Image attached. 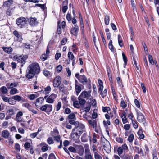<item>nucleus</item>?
Here are the masks:
<instances>
[{"label":"nucleus","mask_w":159,"mask_h":159,"mask_svg":"<svg viewBox=\"0 0 159 159\" xmlns=\"http://www.w3.org/2000/svg\"><path fill=\"white\" fill-rule=\"evenodd\" d=\"M28 70L25 76L28 79L33 78L35 74H38L40 72V68L39 64L37 63H33L30 64L27 68Z\"/></svg>","instance_id":"obj_1"},{"label":"nucleus","mask_w":159,"mask_h":159,"mask_svg":"<svg viewBox=\"0 0 159 159\" xmlns=\"http://www.w3.org/2000/svg\"><path fill=\"white\" fill-rule=\"evenodd\" d=\"M84 129L85 126L83 124H78V126L72 129L71 134V137L74 140L79 139L81 134L84 132Z\"/></svg>","instance_id":"obj_2"},{"label":"nucleus","mask_w":159,"mask_h":159,"mask_svg":"<svg viewBox=\"0 0 159 159\" xmlns=\"http://www.w3.org/2000/svg\"><path fill=\"white\" fill-rule=\"evenodd\" d=\"M13 58L14 60L20 64V67L22 68L26 63V60L28 58V56L17 54L14 56Z\"/></svg>","instance_id":"obj_3"},{"label":"nucleus","mask_w":159,"mask_h":159,"mask_svg":"<svg viewBox=\"0 0 159 159\" xmlns=\"http://www.w3.org/2000/svg\"><path fill=\"white\" fill-rule=\"evenodd\" d=\"M98 81L99 84V86H98V92L101 95L102 97L104 98L107 94V89H105L103 92V82L99 79H98Z\"/></svg>","instance_id":"obj_4"},{"label":"nucleus","mask_w":159,"mask_h":159,"mask_svg":"<svg viewBox=\"0 0 159 159\" xmlns=\"http://www.w3.org/2000/svg\"><path fill=\"white\" fill-rule=\"evenodd\" d=\"M27 20L26 18L23 17H20L16 20V23L17 26L20 28L24 27L25 25L27 23Z\"/></svg>","instance_id":"obj_5"},{"label":"nucleus","mask_w":159,"mask_h":159,"mask_svg":"<svg viewBox=\"0 0 159 159\" xmlns=\"http://www.w3.org/2000/svg\"><path fill=\"white\" fill-rule=\"evenodd\" d=\"M52 105L46 104L43 105L39 109L49 114L52 111Z\"/></svg>","instance_id":"obj_6"},{"label":"nucleus","mask_w":159,"mask_h":159,"mask_svg":"<svg viewBox=\"0 0 159 159\" xmlns=\"http://www.w3.org/2000/svg\"><path fill=\"white\" fill-rule=\"evenodd\" d=\"M75 77L77 78L79 81L83 84H86L88 81L87 77L84 75H80L79 73L75 74Z\"/></svg>","instance_id":"obj_7"},{"label":"nucleus","mask_w":159,"mask_h":159,"mask_svg":"<svg viewBox=\"0 0 159 159\" xmlns=\"http://www.w3.org/2000/svg\"><path fill=\"white\" fill-rule=\"evenodd\" d=\"M84 133L82 134L81 138V141L82 142H86L88 141V139L90 141H91V136L90 134L89 135L87 134V132L84 131Z\"/></svg>","instance_id":"obj_8"},{"label":"nucleus","mask_w":159,"mask_h":159,"mask_svg":"<svg viewBox=\"0 0 159 159\" xmlns=\"http://www.w3.org/2000/svg\"><path fill=\"white\" fill-rule=\"evenodd\" d=\"M16 108L14 107H10L7 109L6 111V115H9L12 116L16 114Z\"/></svg>","instance_id":"obj_9"},{"label":"nucleus","mask_w":159,"mask_h":159,"mask_svg":"<svg viewBox=\"0 0 159 159\" xmlns=\"http://www.w3.org/2000/svg\"><path fill=\"white\" fill-rule=\"evenodd\" d=\"M61 82V78L60 76H56L53 80V86L54 87H58Z\"/></svg>","instance_id":"obj_10"},{"label":"nucleus","mask_w":159,"mask_h":159,"mask_svg":"<svg viewBox=\"0 0 159 159\" xmlns=\"http://www.w3.org/2000/svg\"><path fill=\"white\" fill-rule=\"evenodd\" d=\"M136 112H137L138 121L139 122H144L146 120L144 116L138 110H136Z\"/></svg>","instance_id":"obj_11"},{"label":"nucleus","mask_w":159,"mask_h":159,"mask_svg":"<svg viewBox=\"0 0 159 159\" xmlns=\"http://www.w3.org/2000/svg\"><path fill=\"white\" fill-rule=\"evenodd\" d=\"M44 101V98L43 97H40L37 99L35 102V106L37 109H39L42 106Z\"/></svg>","instance_id":"obj_12"},{"label":"nucleus","mask_w":159,"mask_h":159,"mask_svg":"<svg viewBox=\"0 0 159 159\" xmlns=\"http://www.w3.org/2000/svg\"><path fill=\"white\" fill-rule=\"evenodd\" d=\"M79 30V28L77 25H74L70 29V33L75 36H77Z\"/></svg>","instance_id":"obj_13"},{"label":"nucleus","mask_w":159,"mask_h":159,"mask_svg":"<svg viewBox=\"0 0 159 159\" xmlns=\"http://www.w3.org/2000/svg\"><path fill=\"white\" fill-rule=\"evenodd\" d=\"M75 87L76 94L78 95L81 90V86H82L76 80L75 81Z\"/></svg>","instance_id":"obj_14"},{"label":"nucleus","mask_w":159,"mask_h":159,"mask_svg":"<svg viewBox=\"0 0 159 159\" xmlns=\"http://www.w3.org/2000/svg\"><path fill=\"white\" fill-rule=\"evenodd\" d=\"M57 94L52 93L48 96L46 99V102L49 103H52L54 101V99L57 97Z\"/></svg>","instance_id":"obj_15"},{"label":"nucleus","mask_w":159,"mask_h":159,"mask_svg":"<svg viewBox=\"0 0 159 159\" xmlns=\"http://www.w3.org/2000/svg\"><path fill=\"white\" fill-rule=\"evenodd\" d=\"M13 2L12 0H8L4 2L3 6L5 8H12Z\"/></svg>","instance_id":"obj_16"},{"label":"nucleus","mask_w":159,"mask_h":159,"mask_svg":"<svg viewBox=\"0 0 159 159\" xmlns=\"http://www.w3.org/2000/svg\"><path fill=\"white\" fill-rule=\"evenodd\" d=\"M117 145H115L114 146V151H117L118 155L120 156L123 152L122 146L117 148Z\"/></svg>","instance_id":"obj_17"},{"label":"nucleus","mask_w":159,"mask_h":159,"mask_svg":"<svg viewBox=\"0 0 159 159\" xmlns=\"http://www.w3.org/2000/svg\"><path fill=\"white\" fill-rule=\"evenodd\" d=\"M120 117L122 118V121L123 124L129 123L128 119L126 117V114L125 112H123L120 116Z\"/></svg>","instance_id":"obj_18"},{"label":"nucleus","mask_w":159,"mask_h":159,"mask_svg":"<svg viewBox=\"0 0 159 159\" xmlns=\"http://www.w3.org/2000/svg\"><path fill=\"white\" fill-rule=\"evenodd\" d=\"M8 92V89L7 87L3 86L0 88V96L6 94Z\"/></svg>","instance_id":"obj_19"},{"label":"nucleus","mask_w":159,"mask_h":159,"mask_svg":"<svg viewBox=\"0 0 159 159\" xmlns=\"http://www.w3.org/2000/svg\"><path fill=\"white\" fill-rule=\"evenodd\" d=\"M2 49L5 53L8 54H11L13 51V48L11 47H6L3 46Z\"/></svg>","instance_id":"obj_20"},{"label":"nucleus","mask_w":159,"mask_h":159,"mask_svg":"<svg viewBox=\"0 0 159 159\" xmlns=\"http://www.w3.org/2000/svg\"><path fill=\"white\" fill-rule=\"evenodd\" d=\"M91 94L89 93L88 92L86 91H82L80 96L81 97L83 98H89Z\"/></svg>","instance_id":"obj_21"},{"label":"nucleus","mask_w":159,"mask_h":159,"mask_svg":"<svg viewBox=\"0 0 159 159\" xmlns=\"http://www.w3.org/2000/svg\"><path fill=\"white\" fill-rule=\"evenodd\" d=\"M111 90L112 91V93L113 94V98L114 99H115L116 101L117 102H118V96L117 95L116 93L115 88L113 86V85H111Z\"/></svg>","instance_id":"obj_22"},{"label":"nucleus","mask_w":159,"mask_h":159,"mask_svg":"<svg viewBox=\"0 0 159 159\" xmlns=\"http://www.w3.org/2000/svg\"><path fill=\"white\" fill-rule=\"evenodd\" d=\"M89 124L93 128L96 129L97 126V121L96 120H89L88 121Z\"/></svg>","instance_id":"obj_23"},{"label":"nucleus","mask_w":159,"mask_h":159,"mask_svg":"<svg viewBox=\"0 0 159 159\" xmlns=\"http://www.w3.org/2000/svg\"><path fill=\"white\" fill-rule=\"evenodd\" d=\"M108 47L109 49L114 53L116 52V50L114 48L113 45L112 44V41L110 40L108 44Z\"/></svg>","instance_id":"obj_24"},{"label":"nucleus","mask_w":159,"mask_h":159,"mask_svg":"<svg viewBox=\"0 0 159 159\" xmlns=\"http://www.w3.org/2000/svg\"><path fill=\"white\" fill-rule=\"evenodd\" d=\"M2 136L5 139L8 138L10 136V133L7 130H5L2 132Z\"/></svg>","instance_id":"obj_25"},{"label":"nucleus","mask_w":159,"mask_h":159,"mask_svg":"<svg viewBox=\"0 0 159 159\" xmlns=\"http://www.w3.org/2000/svg\"><path fill=\"white\" fill-rule=\"evenodd\" d=\"M78 99L79 100V103L81 106H84L86 103V100L84 98H82V97L80 96L78 98Z\"/></svg>","instance_id":"obj_26"},{"label":"nucleus","mask_w":159,"mask_h":159,"mask_svg":"<svg viewBox=\"0 0 159 159\" xmlns=\"http://www.w3.org/2000/svg\"><path fill=\"white\" fill-rule=\"evenodd\" d=\"M37 19L36 18H31L29 21L30 25L31 26H34L36 25L37 22L36 21Z\"/></svg>","instance_id":"obj_27"},{"label":"nucleus","mask_w":159,"mask_h":159,"mask_svg":"<svg viewBox=\"0 0 159 159\" xmlns=\"http://www.w3.org/2000/svg\"><path fill=\"white\" fill-rule=\"evenodd\" d=\"M84 151V147L82 145H79L78 147V153L80 156L83 154Z\"/></svg>","instance_id":"obj_28"},{"label":"nucleus","mask_w":159,"mask_h":159,"mask_svg":"<svg viewBox=\"0 0 159 159\" xmlns=\"http://www.w3.org/2000/svg\"><path fill=\"white\" fill-rule=\"evenodd\" d=\"M118 40L119 45L121 47H123L124 46V43L120 34L118 35Z\"/></svg>","instance_id":"obj_29"},{"label":"nucleus","mask_w":159,"mask_h":159,"mask_svg":"<svg viewBox=\"0 0 159 159\" xmlns=\"http://www.w3.org/2000/svg\"><path fill=\"white\" fill-rule=\"evenodd\" d=\"M122 56L123 59L124 61V67L125 68L127 64L128 59L127 57L125 55V54L124 52H122Z\"/></svg>","instance_id":"obj_30"},{"label":"nucleus","mask_w":159,"mask_h":159,"mask_svg":"<svg viewBox=\"0 0 159 159\" xmlns=\"http://www.w3.org/2000/svg\"><path fill=\"white\" fill-rule=\"evenodd\" d=\"M148 58L149 62L152 65H154L155 63V61H156V60H153L152 55H149L148 56Z\"/></svg>","instance_id":"obj_31"},{"label":"nucleus","mask_w":159,"mask_h":159,"mask_svg":"<svg viewBox=\"0 0 159 159\" xmlns=\"http://www.w3.org/2000/svg\"><path fill=\"white\" fill-rule=\"evenodd\" d=\"M137 134L139 136V138L141 139H143L144 138V135L143 133L142 129H139L137 132Z\"/></svg>","instance_id":"obj_32"},{"label":"nucleus","mask_w":159,"mask_h":159,"mask_svg":"<svg viewBox=\"0 0 159 159\" xmlns=\"http://www.w3.org/2000/svg\"><path fill=\"white\" fill-rule=\"evenodd\" d=\"M123 152L125 153L128 152L129 151V148L127 145L125 143H124L122 145Z\"/></svg>","instance_id":"obj_33"},{"label":"nucleus","mask_w":159,"mask_h":159,"mask_svg":"<svg viewBox=\"0 0 159 159\" xmlns=\"http://www.w3.org/2000/svg\"><path fill=\"white\" fill-rule=\"evenodd\" d=\"M110 20V16L107 14L104 17V22L105 24L106 25H108L109 23Z\"/></svg>","instance_id":"obj_34"},{"label":"nucleus","mask_w":159,"mask_h":159,"mask_svg":"<svg viewBox=\"0 0 159 159\" xmlns=\"http://www.w3.org/2000/svg\"><path fill=\"white\" fill-rule=\"evenodd\" d=\"M67 56L68 59L71 60L76 59L75 57L74 56L73 54L71 52H68Z\"/></svg>","instance_id":"obj_35"},{"label":"nucleus","mask_w":159,"mask_h":159,"mask_svg":"<svg viewBox=\"0 0 159 159\" xmlns=\"http://www.w3.org/2000/svg\"><path fill=\"white\" fill-rule=\"evenodd\" d=\"M75 114L73 113H72L69 114V115L67 116L66 119L73 120L75 119Z\"/></svg>","instance_id":"obj_36"},{"label":"nucleus","mask_w":159,"mask_h":159,"mask_svg":"<svg viewBox=\"0 0 159 159\" xmlns=\"http://www.w3.org/2000/svg\"><path fill=\"white\" fill-rule=\"evenodd\" d=\"M103 123L104 127L106 129L108 128V125H111V122L108 120H107L106 121L105 120H103Z\"/></svg>","instance_id":"obj_37"},{"label":"nucleus","mask_w":159,"mask_h":159,"mask_svg":"<svg viewBox=\"0 0 159 159\" xmlns=\"http://www.w3.org/2000/svg\"><path fill=\"white\" fill-rule=\"evenodd\" d=\"M69 122L70 124L75 125V127L78 125V124H82L81 123H79L78 121H75L74 120H70L69 121Z\"/></svg>","instance_id":"obj_38"},{"label":"nucleus","mask_w":159,"mask_h":159,"mask_svg":"<svg viewBox=\"0 0 159 159\" xmlns=\"http://www.w3.org/2000/svg\"><path fill=\"white\" fill-rule=\"evenodd\" d=\"M8 103L10 105H14L16 103V101L14 99L13 96L9 98Z\"/></svg>","instance_id":"obj_39"},{"label":"nucleus","mask_w":159,"mask_h":159,"mask_svg":"<svg viewBox=\"0 0 159 159\" xmlns=\"http://www.w3.org/2000/svg\"><path fill=\"white\" fill-rule=\"evenodd\" d=\"M18 93V90L16 89L15 88L11 89L10 92V93L11 95H14Z\"/></svg>","instance_id":"obj_40"},{"label":"nucleus","mask_w":159,"mask_h":159,"mask_svg":"<svg viewBox=\"0 0 159 159\" xmlns=\"http://www.w3.org/2000/svg\"><path fill=\"white\" fill-rule=\"evenodd\" d=\"M37 94H32L28 95L29 98L30 100H33L37 97L38 96Z\"/></svg>","instance_id":"obj_41"},{"label":"nucleus","mask_w":159,"mask_h":159,"mask_svg":"<svg viewBox=\"0 0 159 159\" xmlns=\"http://www.w3.org/2000/svg\"><path fill=\"white\" fill-rule=\"evenodd\" d=\"M116 81L119 86H120L123 84L122 80L120 77L119 76L116 78Z\"/></svg>","instance_id":"obj_42"},{"label":"nucleus","mask_w":159,"mask_h":159,"mask_svg":"<svg viewBox=\"0 0 159 159\" xmlns=\"http://www.w3.org/2000/svg\"><path fill=\"white\" fill-rule=\"evenodd\" d=\"M12 96L14 99L16 101H21V98H22L21 96L18 95H15Z\"/></svg>","instance_id":"obj_43"},{"label":"nucleus","mask_w":159,"mask_h":159,"mask_svg":"<svg viewBox=\"0 0 159 159\" xmlns=\"http://www.w3.org/2000/svg\"><path fill=\"white\" fill-rule=\"evenodd\" d=\"M111 110V109L110 107H102V111L103 112H107V113H108V111H110Z\"/></svg>","instance_id":"obj_44"},{"label":"nucleus","mask_w":159,"mask_h":159,"mask_svg":"<svg viewBox=\"0 0 159 159\" xmlns=\"http://www.w3.org/2000/svg\"><path fill=\"white\" fill-rule=\"evenodd\" d=\"M68 149L70 152L74 153H76V149L73 146H70L68 148Z\"/></svg>","instance_id":"obj_45"},{"label":"nucleus","mask_w":159,"mask_h":159,"mask_svg":"<svg viewBox=\"0 0 159 159\" xmlns=\"http://www.w3.org/2000/svg\"><path fill=\"white\" fill-rule=\"evenodd\" d=\"M15 149L18 152H20V150L21 148L20 144L17 143L15 144L14 146Z\"/></svg>","instance_id":"obj_46"},{"label":"nucleus","mask_w":159,"mask_h":159,"mask_svg":"<svg viewBox=\"0 0 159 159\" xmlns=\"http://www.w3.org/2000/svg\"><path fill=\"white\" fill-rule=\"evenodd\" d=\"M48 55L45 54H43L40 56V58L43 61H44L47 59Z\"/></svg>","instance_id":"obj_47"},{"label":"nucleus","mask_w":159,"mask_h":159,"mask_svg":"<svg viewBox=\"0 0 159 159\" xmlns=\"http://www.w3.org/2000/svg\"><path fill=\"white\" fill-rule=\"evenodd\" d=\"M59 90L60 91L64 92V86L63 84H61L58 86Z\"/></svg>","instance_id":"obj_48"},{"label":"nucleus","mask_w":159,"mask_h":159,"mask_svg":"<svg viewBox=\"0 0 159 159\" xmlns=\"http://www.w3.org/2000/svg\"><path fill=\"white\" fill-rule=\"evenodd\" d=\"M124 159H133V156L130 154H126L124 156Z\"/></svg>","instance_id":"obj_49"},{"label":"nucleus","mask_w":159,"mask_h":159,"mask_svg":"<svg viewBox=\"0 0 159 159\" xmlns=\"http://www.w3.org/2000/svg\"><path fill=\"white\" fill-rule=\"evenodd\" d=\"M128 117L131 121L134 120L135 119L133 113L131 112L130 113H129L128 115Z\"/></svg>","instance_id":"obj_50"},{"label":"nucleus","mask_w":159,"mask_h":159,"mask_svg":"<svg viewBox=\"0 0 159 159\" xmlns=\"http://www.w3.org/2000/svg\"><path fill=\"white\" fill-rule=\"evenodd\" d=\"M59 21H58V26H61V28H62L63 29H64L65 27V26L66 25V22L65 21H63L59 25Z\"/></svg>","instance_id":"obj_51"},{"label":"nucleus","mask_w":159,"mask_h":159,"mask_svg":"<svg viewBox=\"0 0 159 159\" xmlns=\"http://www.w3.org/2000/svg\"><path fill=\"white\" fill-rule=\"evenodd\" d=\"M134 138V135L133 134H131L129 136L127 139L128 140L129 142H132Z\"/></svg>","instance_id":"obj_52"},{"label":"nucleus","mask_w":159,"mask_h":159,"mask_svg":"<svg viewBox=\"0 0 159 159\" xmlns=\"http://www.w3.org/2000/svg\"><path fill=\"white\" fill-rule=\"evenodd\" d=\"M62 69V66L61 65L58 66L56 68V71L58 73H59L61 71Z\"/></svg>","instance_id":"obj_53"},{"label":"nucleus","mask_w":159,"mask_h":159,"mask_svg":"<svg viewBox=\"0 0 159 159\" xmlns=\"http://www.w3.org/2000/svg\"><path fill=\"white\" fill-rule=\"evenodd\" d=\"M120 106L123 108L124 109L127 107V104L124 101L122 100L120 102Z\"/></svg>","instance_id":"obj_54"},{"label":"nucleus","mask_w":159,"mask_h":159,"mask_svg":"<svg viewBox=\"0 0 159 159\" xmlns=\"http://www.w3.org/2000/svg\"><path fill=\"white\" fill-rule=\"evenodd\" d=\"M94 156L95 159H102V157L98 154V152H94Z\"/></svg>","instance_id":"obj_55"},{"label":"nucleus","mask_w":159,"mask_h":159,"mask_svg":"<svg viewBox=\"0 0 159 159\" xmlns=\"http://www.w3.org/2000/svg\"><path fill=\"white\" fill-rule=\"evenodd\" d=\"M24 146L25 148L27 150H28V148L31 147V145L30 143L26 142L24 144Z\"/></svg>","instance_id":"obj_56"},{"label":"nucleus","mask_w":159,"mask_h":159,"mask_svg":"<svg viewBox=\"0 0 159 159\" xmlns=\"http://www.w3.org/2000/svg\"><path fill=\"white\" fill-rule=\"evenodd\" d=\"M116 141L119 143H123V139L120 137H117L116 138Z\"/></svg>","instance_id":"obj_57"},{"label":"nucleus","mask_w":159,"mask_h":159,"mask_svg":"<svg viewBox=\"0 0 159 159\" xmlns=\"http://www.w3.org/2000/svg\"><path fill=\"white\" fill-rule=\"evenodd\" d=\"M134 102L135 104V105L136 106V107L139 108H140V102H139V101L137 100V99H134Z\"/></svg>","instance_id":"obj_58"},{"label":"nucleus","mask_w":159,"mask_h":159,"mask_svg":"<svg viewBox=\"0 0 159 159\" xmlns=\"http://www.w3.org/2000/svg\"><path fill=\"white\" fill-rule=\"evenodd\" d=\"M67 39L66 37L63 38L62 39L61 42V45H65L67 43Z\"/></svg>","instance_id":"obj_59"},{"label":"nucleus","mask_w":159,"mask_h":159,"mask_svg":"<svg viewBox=\"0 0 159 159\" xmlns=\"http://www.w3.org/2000/svg\"><path fill=\"white\" fill-rule=\"evenodd\" d=\"M41 150L43 152H45L48 150V146L47 144H46L45 146H44L42 147Z\"/></svg>","instance_id":"obj_60"},{"label":"nucleus","mask_w":159,"mask_h":159,"mask_svg":"<svg viewBox=\"0 0 159 159\" xmlns=\"http://www.w3.org/2000/svg\"><path fill=\"white\" fill-rule=\"evenodd\" d=\"M61 103L60 102H59L56 105V111H58L61 107Z\"/></svg>","instance_id":"obj_61"},{"label":"nucleus","mask_w":159,"mask_h":159,"mask_svg":"<svg viewBox=\"0 0 159 159\" xmlns=\"http://www.w3.org/2000/svg\"><path fill=\"white\" fill-rule=\"evenodd\" d=\"M47 142L49 144H52L54 143L53 140L52 138L50 137L48 138Z\"/></svg>","instance_id":"obj_62"},{"label":"nucleus","mask_w":159,"mask_h":159,"mask_svg":"<svg viewBox=\"0 0 159 159\" xmlns=\"http://www.w3.org/2000/svg\"><path fill=\"white\" fill-rule=\"evenodd\" d=\"M13 34L18 39L20 37V34L17 31L14 30L13 32Z\"/></svg>","instance_id":"obj_63"},{"label":"nucleus","mask_w":159,"mask_h":159,"mask_svg":"<svg viewBox=\"0 0 159 159\" xmlns=\"http://www.w3.org/2000/svg\"><path fill=\"white\" fill-rule=\"evenodd\" d=\"M48 159H56V158L53 153H51L49 155Z\"/></svg>","instance_id":"obj_64"}]
</instances>
